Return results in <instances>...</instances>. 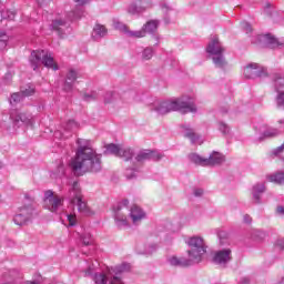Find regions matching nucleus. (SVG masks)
Returning <instances> with one entry per match:
<instances>
[{
  "label": "nucleus",
  "instance_id": "1",
  "mask_svg": "<svg viewBox=\"0 0 284 284\" xmlns=\"http://www.w3.org/2000/svg\"><path fill=\"white\" fill-rule=\"evenodd\" d=\"M70 165L74 174L99 172L101 170V158L91 148L80 146L77 150L74 159L71 160Z\"/></svg>",
  "mask_w": 284,
  "mask_h": 284
},
{
  "label": "nucleus",
  "instance_id": "2",
  "mask_svg": "<svg viewBox=\"0 0 284 284\" xmlns=\"http://www.w3.org/2000/svg\"><path fill=\"white\" fill-rule=\"evenodd\" d=\"M114 28L115 30H120V32L128 34V37H134L135 39H143V37H145L146 34H154V32H156V30L159 29V21L156 20L148 21L140 31H131L130 27L121 22H115Z\"/></svg>",
  "mask_w": 284,
  "mask_h": 284
},
{
  "label": "nucleus",
  "instance_id": "3",
  "mask_svg": "<svg viewBox=\"0 0 284 284\" xmlns=\"http://www.w3.org/2000/svg\"><path fill=\"white\" fill-rule=\"evenodd\" d=\"M31 68L37 70L39 65H43L44 68H50L51 70H59V65L54 62V58L48 51H32L30 57Z\"/></svg>",
  "mask_w": 284,
  "mask_h": 284
},
{
  "label": "nucleus",
  "instance_id": "4",
  "mask_svg": "<svg viewBox=\"0 0 284 284\" xmlns=\"http://www.w3.org/2000/svg\"><path fill=\"white\" fill-rule=\"evenodd\" d=\"M158 112L159 114H168V112H182V114H187V112H196V106L192 103L176 100L173 102H162L158 108Z\"/></svg>",
  "mask_w": 284,
  "mask_h": 284
},
{
  "label": "nucleus",
  "instance_id": "5",
  "mask_svg": "<svg viewBox=\"0 0 284 284\" xmlns=\"http://www.w3.org/2000/svg\"><path fill=\"white\" fill-rule=\"evenodd\" d=\"M189 159L195 165H202V168H212L214 165H221L225 163V155L219 152H213L209 158H202L196 153H191Z\"/></svg>",
  "mask_w": 284,
  "mask_h": 284
},
{
  "label": "nucleus",
  "instance_id": "6",
  "mask_svg": "<svg viewBox=\"0 0 284 284\" xmlns=\"http://www.w3.org/2000/svg\"><path fill=\"white\" fill-rule=\"evenodd\" d=\"M190 251H187L189 258L195 263H201L203 260V254H205V242L203 237L193 236L187 241Z\"/></svg>",
  "mask_w": 284,
  "mask_h": 284
},
{
  "label": "nucleus",
  "instance_id": "7",
  "mask_svg": "<svg viewBox=\"0 0 284 284\" xmlns=\"http://www.w3.org/2000/svg\"><path fill=\"white\" fill-rule=\"evenodd\" d=\"M206 52L209 54H214L213 57V63L217 68H223L225 64V59H223V49L221 47V43L219 42V38H214L211 43H209L206 48Z\"/></svg>",
  "mask_w": 284,
  "mask_h": 284
},
{
  "label": "nucleus",
  "instance_id": "8",
  "mask_svg": "<svg viewBox=\"0 0 284 284\" xmlns=\"http://www.w3.org/2000/svg\"><path fill=\"white\" fill-rule=\"evenodd\" d=\"M34 214V207L32 205L21 206L19 213L13 217L16 225H26Z\"/></svg>",
  "mask_w": 284,
  "mask_h": 284
},
{
  "label": "nucleus",
  "instance_id": "9",
  "mask_svg": "<svg viewBox=\"0 0 284 284\" xmlns=\"http://www.w3.org/2000/svg\"><path fill=\"white\" fill-rule=\"evenodd\" d=\"M244 75L246 79H256V77H267V69L258 67V64L256 63H253L244 69Z\"/></svg>",
  "mask_w": 284,
  "mask_h": 284
},
{
  "label": "nucleus",
  "instance_id": "10",
  "mask_svg": "<svg viewBox=\"0 0 284 284\" xmlns=\"http://www.w3.org/2000/svg\"><path fill=\"white\" fill-rule=\"evenodd\" d=\"M72 203L73 205H77L78 211L83 216H92L94 214V211L91 210L90 206H88V202L83 200V195L81 194L74 195V197L72 199Z\"/></svg>",
  "mask_w": 284,
  "mask_h": 284
},
{
  "label": "nucleus",
  "instance_id": "11",
  "mask_svg": "<svg viewBox=\"0 0 284 284\" xmlns=\"http://www.w3.org/2000/svg\"><path fill=\"white\" fill-rule=\"evenodd\" d=\"M152 159L154 161H161V159H163V154L145 149L140 151L135 156V161H138V163H144V161H150Z\"/></svg>",
  "mask_w": 284,
  "mask_h": 284
},
{
  "label": "nucleus",
  "instance_id": "12",
  "mask_svg": "<svg viewBox=\"0 0 284 284\" xmlns=\"http://www.w3.org/2000/svg\"><path fill=\"white\" fill-rule=\"evenodd\" d=\"M148 8H152V1L138 0L135 3L129 6L128 12L129 14H141V12H145Z\"/></svg>",
  "mask_w": 284,
  "mask_h": 284
},
{
  "label": "nucleus",
  "instance_id": "13",
  "mask_svg": "<svg viewBox=\"0 0 284 284\" xmlns=\"http://www.w3.org/2000/svg\"><path fill=\"white\" fill-rule=\"evenodd\" d=\"M232 261V250L226 248L217 251L213 256V263L216 265H225Z\"/></svg>",
  "mask_w": 284,
  "mask_h": 284
},
{
  "label": "nucleus",
  "instance_id": "14",
  "mask_svg": "<svg viewBox=\"0 0 284 284\" xmlns=\"http://www.w3.org/2000/svg\"><path fill=\"white\" fill-rule=\"evenodd\" d=\"M171 265H179L180 267H190V265H193L195 263L192 257L185 258V257H171L170 258Z\"/></svg>",
  "mask_w": 284,
  "mask_h": 284
},
{
  "label": "nucleus",
  "instance_id": "15",
  "mask_svg": "<svg viewBox=\"0 0 284 284\" xmlns=\"http://www.w3.org/2000/svg\"><path fill=\"white\" fill-rule=\"evenodd\" d=\"M11 119L13 123H24L26 125H30V116L26 113H18L14 111L11 113Z\"/></svg>",
  "mask_w": 284,
  "mask_h": 284
},
{
  "label": "nucleus",
  "instance_id": "16",
  "mask_svg": "<svg viewBox=\"0 0 284 284\" xmlns=\"http://www.w3.org/2000/svg\"><path fill=\"white\" fill-rule=\"evenodd\" d=\"M74 81H77V71L70 70L67 74V80L64 83V90L65 92H70L72 90V85H74Z\"/></svg>",
  "mask_w": 284,
  "mask_h": 284
},
{
  "label": "nucleus",
  "instance_id": "17",
  "mask_svg": "<svg viewBox=\"0 0 284 284\" xmlns=\"http://www.w3.org/2000/svg\"><path fill=\"white\" fill-rule=\"evenodd\" d=\"M47 205L50 210V212H57V210H59V207H61V205H63V197L61 196H55L52 200H49L47 202Z\"/></svg>",
  "mask_w": 284,
  "mask_h": 284
},
{
  "label": "nucleus",
  "instance_id": "18",
  "mask_svg": "<svg viewBox=\"0 0 284 284\" xmlns=\"http://www.w3.org/2000/svg\"><path fill=\"white\" fill-rule=\"evenodd\" d=\"M262 40L265 41L266 45L268 48H278L281 45H283V42H280L276 38H274V36L272 34H265L262 37Z\"/></svg>",
  "mask_w": 284,
  "mask_h": 284
},
{
  "label": "nucleus",
  "instance_id": "19",
  "mask_svg": "<svg viewBox=\"0 0 284 284\" xmlns=\"http://www.w3.org/2000/svg\"><path fill=\"white\" fill-rule=\"evenodd\" d=\"M108 34V28L103 24H95L93 28V39H103Z\"/></svg>",
  "mask_w": 284,
  "mask_h": 284
},
{
  "label": "nucleus",
  "instance_id": "20",
  "mask_svg": "<svg viewBox=\"0 0 284 284\" xmlns=\"http://www.w3.org/2000/svg\"><path fill=\"white\" fill-rule=\"evenodd\" d=\"M145 216V213L139 206L131 207V219L133 223H139L143 217Z\"/></svg>",
  "mask_w": 284,
  "mask_h": 284
},
{
  "label": "nucleus",
  "instance_id": "21",
  "mask_svg": "<svg viewBox=\"0 0 284 284\" xmlns=\"http://www.w3.org/2000/svg\"><path fill=\"white\" fill-rule=\"evenodd\" d=\"M267 180L271 183H276L277 185H283V183H284V172H278V173L268 175Z\"/></svg>",
  "mask_w": 284,
  "mask_h": 284
},
{
  "label": "nucleus",
  "instance_id": "22",
  "mask_svg": "<svg viewBox=\"0 0 284 284\" xmlns=\"http://www.w3.org/2000/svg\"><path fill=\"white\" fill-rule=\"evenodd\" d=\"M118 156L120 159H123L124 161H130V159H132V156H134V150H132L130 148L123 149L121 146L120 154Z\"/></svg>",
  "mask_w": 284,
  "mask_h": 284
},
{
  "label": "nucleus",
  "instance_id": "23",
  "mask_svg": "<svg viewBox=\"0 0 284 284\" xmlns=\"http://www.w3.org/2000/svg\"><path fill=\"white\" fill-rule=\"evenodd\" d=\"M274 85L277 92H284V78L280 74H275L273 78Z\"/></svg>",
  "mask_w": 284,
  "mask_h": 284
},
{
  "label": "nucleus",
  "instance_id": "24",
  "mask_svg": "<svg viewBox=\"0 0 284 284\" xmlns=\"http://www.w3.org/2000/svg\"><path fill=\"white\" fill-rule=\"evenodd\" d=\"M105 148H106V154H114V156H119V154L121 153V145L111 143V144H108Z\"/></svg>",
  "mask_w": 284,
  "mask_h": 284
},
{
  "label": "nucleus",
  "instance_id": "25",
  "mask_svg": "<svg viewBox=\"0 0 284 284\" xmlns=\"http://www.w3.org/2000/svg\"><path fill=\"white\" fill-rule=\"evenodd\" d=\"M253 196L255 199V203H258V194H263L265 192V184H257L253 187Z\"/></svg>",
  "mask_w": 284,
  "mask_h": 284
},
{
  "label": "nucleus",
  "instance_id": "26",
  "mask_svg": "<svg viewBox=\"0 0 284 284\" xmlns=\"http://www.w3.org/2000/svg\"><path fill=\"white\" fill-rule=\"evenodd\" d=\"M112 281H114V278L111 280L110 284H112ZM94 282L97 284H105L108 283V277H105V274H95Z\"/></svg>",
  "mask_w": 284,
  "mask_h": 284
},
{
  "label": "nucleus",
  "instance_id": "27",
  "mask_svg": "<svg viewBox=\"0 0 284 284\" xmlns=\"http://www.w3.org/2000/svg\"><path fill=\"white\" fill-rule=\"evenodd\" d=\"M8 34L0 31V50H6V47L8 45Z\"/></svg>",
  "mask_w": 284,
  "mask_h": 284
},
{
  "label": "nucleus",
  "instance_id": "28",
  "mask_svg": "<svg viewBox=\"0 0 284 284\" xmlns=\"http://www.w3.org/2000/svg\"><path fill=\"white\" fill-rule=\"evenodd\" d=\"M185 136H186V139H190L192 141V143H196V141L199 139V134H196L194 132V130H192V129H186Z\"/></svg>",
  "mask_w": 284,
  "mask_h": 284
},
{
  "label": "nucleus",
  "instance_id": "29",
  "mask_svg": "<svg viewBox=\"0 0 284 284\" xmlns=\"http://www.w3.org/2000/svg\"><path fill=\"white\" fill-rule=\"evenodd\" d=\"M273 156H278V159H282V161H284V143L276 148L273 152H272Z\"/></svg>",
  "mask_w": 284,
  "mask_h": 284
},
{
  "label": "nucleus",
  "instance_id": "30",
  "mask_svg": "<svg viewBox=\"0 0 284 284\" xmlns=\"http://www.w3.org/2000/svg\"><path fill=\"white\" fill-rule=\"evenodd\" d=\"M65 26V21L63 20H54L53 21V30H57V32H60L61 33V27Z\"/></svg>",
  "mask_w": 284,
  "mask_h": 284
},
{
  "label": "nucleus",
  "instance_id": "31",
  "mask_svg": "<svg viewBox=\"0 0 284 284\" xmlns=\"http://www.w3.org/2000/svg\"><path fill=\"white\" fill-rule=\"evenodd\" d=\"M21 101H23V93H13L11 95V103H21Z\"/></svg>",
  "mask_w": 284,
  "mask_h": 284
},
{
  "label": "nucleus",
  "instance_id": "32",
  "mask_svg": "<svg viewBox=\"0 0 284 284\" xmlns=\"http://www.w3.org/2000/svg\"><path fill=\"white\" fill-rule=\"evenodd\" d=\"M277 93H278L276 97L277 108H284V91L277 92Z\"/></svg>",
  "mask_w": 284,
  "mask_h": 284
},
{
  "label": "nucleus",
  "instance_id": "33",
  "mask_svg": "<svg viewBox=\"0 0 284 284\" xmlns=\"http://www.w3.org/2000/svg\"><path fill=\"white\" fill-rule=\"evenodd\" d=\"M142 57L145 61H150V59H152V57H153L152 49H150V48L144 49Z\"/></svg>",
  "mask_w": 284,
  "mask_h": 284
},
{
  "label": "nucleus",
  "instance_id": "34",
  "mask_svg": "<svg viewBox=\"0 0 284 284\" xmlns=\"http://www.w3.org/2000/svg\"><path fill=\"white\" fill-rule=\"evenodd\" d=\"M77 128H79V124H77L74 120H70L69 123H67L65 125V130H68L69 132H72V130H77Z\"/></svg>",
  "mask_w": 284,
  "mask_h": 284
},
{
  "label": "nucleus",
  "instance_id": "35",
  "mask_svg": "<svg viewBox=\"0 0 284 284\" xmlns=\"http://www.w3.org/2000/svg\"><path fill=\"white\" fill-rule=\"evenodd\" d=\"M126 219L128 217L121 212V210H118L115 212V221H121L122 223H125Z\"/></svg>",
  "mask_w": 284,
  "mask_h": 284
},
{
  "label": "nucleus",
  "instance_id": "36",
  "mask_svg": "<svg viewBox=\"0 0 284 284\" xmlns=\"http://www.w3.org/2000/svg\"><path fill=\"white\" fill-rule=\"evenodd\" d=\"M55 196H58V195H54V192H52V191H47V192L44 193V202H45V203H49V201H52V199H54Z\"/></svg>",
  "mask_w": 284,
  "mask_h": 284
},
{
  "label": "nucleus",
  "instance_id": "37",
  "mask_svg": "<svg viewBox=\"0 0 284 284\" xmlns=\"http://www.w3.org/2000/svg\"><path fill=\"white\" fill-rule=\"evenodd\" d=\"M22 97H32V94H34V89L33 88H29L26 90H22Z\"/></svg>",
  "mask_w": 284,
  "mask_h": 284
},
{
  "label": "nucleus",
  "instance_id": "38",
  "mask_svg": "<svg viewBox=\"0 0 284 284\" xmlns=\"http://www.w3.org/2000/svg\"><path fill=\"white\" fill-rule=\"evenodd\" d=\"M69 225H77V215L69 214L68 215Z\"/></svg>",
  "mask_w": 284,
  "mask_h": 284
},
{
  "label": "nucleus",
  "instance_id": "39",
  "mask_svg": "<svg viewBox=\"0 0 284 284\" xmlns=\"http://www.w3.org/2000/svg\"><path fill=\"white\" fill-rule=\"evenodd\" d=\"M276 134H278V131L272 130V131H266V132L264 133V136H265L266 139H270V138H272V136H276Z\"/></svg>",
  "mask_w": 284,
  "mask_h": 284
},
{
  "label": "nucleus",
  "instance_id": "40",
  "mask_svg": "<svg viewBox=\"0 0 284 284\" xmlns=\"http://www.w3.org/2000/svg\"><path fill=\"white\" fill-rule=\"evenodd\" d=\"M72 190L73 192H75V196L77 194H81V187H79V182H73Z\"/></svg>",
  "mask_w": 284,
  "mask_h": 284
},
{
  "label": "nucleus",
  "instance_id": "41",
  "mask_svg": "<svg viewBox=\"0 0 284 284\" xmlns=\"http://www.w3.org/2000/svg\"><path fill=\"white\" fill-rule=\"evenodd\" d=\"M275 247H277V250H284V239L278 240L275 244Z\"/></svg>",
  "mask_w": 284,
  "mask_h": 284
},
{
  "label": "nucleus",
  "instance_id": "42",
  "mask_svg": "<svg viewBox=\"0 0 284 284\" xmlns=\"http://www.w3.org/2000/svg\"><path fill=\"white\" fill-rule=\"evenodd\" d=\"M37 1H38V4L41 7H45L49 3H52V0H37Z\"/></svg>",
  "mask_w": 284,
  "mask_h": 284
},
{
  "label": "nucleus",
  "instance_id": "43",
  "mask_svg": "<svg viewBox=\"0 0 284 284\" xmlns=\"http://www.w3.org/2000/svg\"><path fill=\"white\" fill-rule=\"evenodd\" d=\"M90 239H91V236H89V240L85 239V237H83V239H82L83 245H92V240H90Z\"/></svg>",
  "mask_w": 284,
  "mask_h": 284
},
{
  "label": "nucleus",
  "instance_id": "44",
  "mask_svg": "<svg viewBox=\"0 0 284 284\" xmlns=\"http://www.w3.org/2000/svg\"><path fill=\"white\" fill-rule=\"evenodd\" d=\"M79 6H85L90 0H74Z\"/></svg>",
  "mask_w": 284,
  "mask_h": 284
},
{
  "label": "nucleus",
  "instance_id": "45",
  "mask_svg": "<svg viewBox=\"0 0 284 284\" xmlns=\"http://www.w3.org/2000/svg\"><path fill=\"white\" fill-rule=\"evenodd\" d=\"M194 194H195L196 196H203V189H197V190H195V191H194Z\"/></svg>",
  "mask_w": 284,
  "mask_h": 284
},
{
  "label": "nucleus",
  "instance_id": "46",
  "mask_svg": "<svg viewBox=\"0 0 284 284\" xmlns=\"http://www.w3.org/2000/svg\"><path fill=\"white\" fill-rule=\"evenodd\" d=\"M244 29L246 30V32H252V26H250L248 23L244 24Z\"/></svg>",
  "mask_w": 284,
  "mask_h": 284
},
{
  "label": "nucleus",
  "instance_id": "47",
  "mask_svg": "<svg viewBox=\"0 0 284 284\" xmlns=\"http://www.w3.org/2000/svg\"><path fill=\"white\" fill-rule=\"evenodd\" d=\"M276 212H277V214H284V207L277 206Z\"/></svg>",
  "mask_w": 284,
  "mask_h": 284
},
{
  "label": "nucleus",
  "instance_id": "48",
  "mask_svg": "<svg viewBox=\"0 0 284 284\" xmlns=\"http://www.w3.org/2000/svg\"><path fill=\"white\" fill-rule=\"evenodd\" d=\"M244 222L245 223H252V217L250 215L244 216Z\"/></svg>",
  "mask_w": 284,
  "mask_h": 284
},
{
  "label": "nucleus",
  "instance_id": "49",
  "mask_svg": "<svg viewBox=\"0 0 284 284\" xmlns=\"http://www.w3.org/2000/svg\"><path fill=\"white\" fill-rule=\"evenodd\" d=\"M7 19H10V20L14 19V12H9V16L7 17Z\"/></svg>",
  "mask_w": 284,
  "mask_h": 284
},
{
  "label": "nucleus",
  "instance_id": "50",
  "mask_svg": "<svg viewBox=\"0 0 284 284\" xmlns=\"http://www.w3.org/2000/svg\"><path fill=\"white\" fill-rule=\"evenodd\" d=\"M280 284H284V277L282 278V281L280 282Z\"/></svg>",
  "mask_w": 284,
  "mask_h": 284
},
{
  "label": "nucleus",
  "instance_id": "51",
  "mask_svg": "<svg viewBox=\"0 0 284 284\" xmlns=\"http://www.w3.org/2000/svg\"><path fill=\"white\" fill-rule=\"evenodd\" d=\"M1 19H6V16H1Z\"/></svg>",
  "mask_w": 284,
  "mask_h": 284
}]
</instances>
